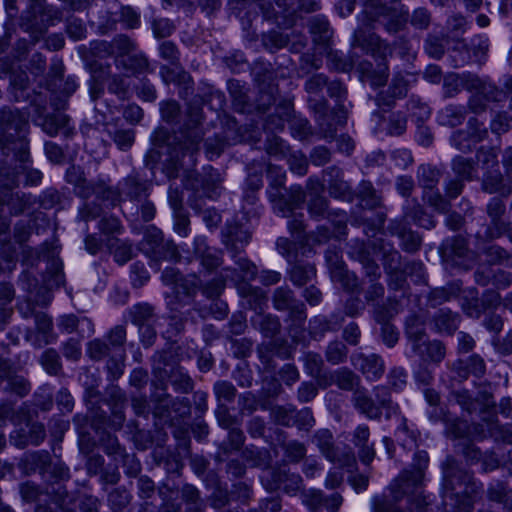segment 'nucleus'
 <instances>
[{"instance_id":"10","label":"nucleus","mask_w":512,"mask_h":512,"mask_svg":"<svg viewBox=\"0 0 512 512\" xmlns=\"http://www.w3.org/2000/svg\"><path fill=\"white\" fill-rule=\"evenodd\" d=\"M313 441L327 460L341 467H353L356 458L352 449L348 446H336L333 434L328 429H320L313 436Z\"/></svg>"},{"instance_id":"3","label":"nucleus","mask_w":512,"mask_h":512,"mask_svg":"<svg viewBox=\"0 0 512 512\" xmlns=\"http://www.w3.org/2000/svg\"><path fill=\"white\" fill-rule=\"evenodd\" d=\"M429 456L426 451L415 452L411 469L403 470L390 484L389 490L395 500L409 497L410 512H431V500L423 495L422 482L425 469L428 467Z\"/></svg>"},{"instance_id":"23","label":"nucleus","mask_w":512,"mask_h":512,"mask_svg":"<svg viewBox=\"0 0 512 512\" xmlns=\"http://www.w3.org/2000/svg\"><path fill=\"white\" fill-rule=\"evenodd\" d=\"M324 180L328 185V192L336 199L348 200L352 197L350 184L343 179V172L339 167L331 166L323 171Z\"/></svg>"},{"instance_id":"46","label":"nucleus","mask_w":512,"mask_h":512,"mask_svg":"<svg viewBox=\"0 0 512 512\" xmlns=\"http://www.w3.org/2000/svg\"><path fill=\"white\" fill-rule=\"evenodd\" d=\"M290 280L296 286H304L316 275V268L311 263L295 262L289 271Z\"/></svg>"},{"instance_id":"50","label":"nucleus","mask_w":512,"mask_h":512,"mask_svg":"<svg viewBox=\"0 0 512 512\" xmlns=\"http://www.w3.org/2000/svg\"><path fill=\"white\" fill-rule=\"evenodd\" d=\"M37 202V197L23 192L11 193L6 204L13 215H20Z\"/></svg>"},{"instance_id":"43","label":"nucleus","mask_w":512,"mask_h":512,"mask_svg":"<svg viewBox=\"0 0 512 512\" xmlns=\"http://www.w3.org/2000/svg\"><path fill=\"white\" fill-rule=\"evenodd\" d=\"M252 325L266 338H273L281 329L279 318L271 314L256 315V317L252 319Z\"/></svg>"},{"instance_id":"22","label":"nucleus","mask_w":512,"mask_h":512,"mask_svg":"<svg viewBox=\"0 0 512 512\" xmlns=\"http://www.w3.org/2000/svg\"><path fill=\"white\" fill-rule=\"evenodd\" d=\"M388 230L401 240L400 246L405 252L415 253L420 249L422 244L420 235L412 231L405 220H392Z\"/></svg>"},{"instance_id":"52","label":"nucleus","mask_w":512,"mask_h":512,"mask_svg":"<svg viewBox=\"0 0 512 512\" xmlns=\"http://www.w3.org/2000/svg\"><path fill=\"white\" fill-rule=\"evenodd\" d=\"M405 219H410L416 225L425 229H432L436 225L433 216L428 214L421 205L415 203L412 207L407 208L404 214Z\"/></svg>"},{"instance_id":"53","label":"nucleus","mask_w":512,"mask_h":512,"mask_svg":"<svg viewBox=\"0 0 512 512\" xmlns=\"http://www.w3.org/2000/svg\"><path fill=\"white\" fill-rule=\"evenodd\" d=\"M258 6L261 9L263 16L266 20L277 21L279 15H284L288 12L293 4V0H274L279 10H275L272 3L266 0H258Z\"/></svg>"},{"instance_id":"51","label":"nucleus","mask_w":512,"mask_h":512,"mask_svg":"<svg viewBox=\"0 0 512 512\" xmlns=\"http://www.w3.org/2000/svg\"><path fill=\"white\" fill-rule=\"evenodd\" d=\"M159 73L165 84L173 83L177 86L185 83V80L189 81L190 76V74L184 70L180 63L171 66L162 65L160 67Z\"/></svg>"},{"instance_id":"6","label":"nucleus","mask_w":512,"mask_h":512,"mask_svg":"<svg viewBox=\"0 0 512 512\" xmlns=\"http://www.w3.org/2000/svg\"><path fill=\"white\" fill-rule=\"evenodd\" d=\"M276 173V178L269 190V198L273 202L274 209L283 217H288L296 209L302 207L305 202L306 194L300 185H294L287 190L286 194L280 191L284 185L285 171L282 168L269 165L268 174Z\"/></svg>"},{"instance_id":"45","label":"nucleus","mask_w":512,"mask_h":512,"mask_svg":"<svg viewBox=\"0 0 512 512\" xmlns=\"http://www.w3.org/2000/svg\"><path fill=\"white\" fill-rule=\"evenodd\" d=\"M473 80H475L473 90H477L488 104L490 102H501L506 98V93L493 83L483 80L477 75H474Z\"/></svg>"},{"instance_id":"55","label":"nucleus","mask_w":512,"mask_h":512,"mask_svg":"<svg viewBox=\"0 0 512 512\" xmlns=\"http://www.w3.org/2000/svg\"><path fill=\"white\" fill-rule=\"evenodd\" d=\"M505 212L506 204L502 198L493 197L489 200L486 205V213L490 218L489 232L504 221L503 216Z\"/></svg>"},{"instance_id":"19","label":"nucleus","mask_w":512,"mask_h":512,"mask_svg":"<svg viewBox=\"0 0 512 512\" xmlns=\"http://www.w3.org/2000/svg\"><path fill=\"white\" fill-rule=\"evenodd\" d=\"M351 361L355 369L360 371L368 381H377L384 374L385 362L378 354H356L352 356Z\"/></svg>"},{"instance_id":"41","label":"nucleus","mask_w":512,"mask_h":512,"mask_svg":"<svg viewBox=\"0 0 512 512\" xmlns=\"http://www.w3.org/2000/svg\"><path fill=\"white\" fill-rule=\"evenodd\" d=\"M332 383L339 389L354 393L356 388L361 387L360 377L348 368H340L331 375Z\"/></svg>"},{"instance_id":"40","label":"nucleus","mask_w":512,"mask_h":512,"mask_svg":"<svg viewBox=\"0 0 512 512\" xmlns=\"http://www.w3.org/2000/svg\"><path fill=\"white\" fill-rule=\"evenodd\" d=\"M398 300L395 296H389L386 302L374 303L373 306V319L380 325L390 323V320L398 314Z\"/></svg>"},{"instance_id":"13","label":"nucleus","mask_w":512,"mask_h":512,"mask_svg":"<svg viewBox=\"0 0 512 512\" xmlns=\"http://www.w3.org/2000/svg\"><path fill=\"white\" fill-rule=\"evenodd\" d=\"M362 23L353 34V45L358 46L367 52L371 53L374 57L385 60L393 53V48L389 43L382 40L378 35L369 31Z\"/></svg>"},{"instance_id":"1","label":"nucleus","mask_w":512,"mask_h":512,"mask_svg":"<svg viewBox=\"0 0 512 512\" xmlns=\"http://www.w3.org/2000/svg\"><path fill=\"white\" fill-rule=\"evenodd\" d=\"M151 139L155 149L150 150L146 155L147 165L155 164L162 155L166 154L167 163L164 165L163 171L168 178L173 179L178 176V171L186 156H189L191 162H194L193 157L199 151L202 137L195 133L186 136L183 141L176 142V138L171 136L167 129L160 127L154 131Z\"/></svg>"},{"instance_id":"35","label":"nucleus","mask_w":512,"mask_h":512,"mask_svg":"<svg viewBox=\"0 0 512 512\" xmlns=\"http://www.w3.org/2000/svg\"><path fill=\"white\" fill-rule=\"evenodd\" d=\"M434 325L440 333L454 334L460 323V315L449 309H439L433 316Z\"/></svg>"},{"instance_id":"32","label":"nucleus","mask_w":512,"mask_h":512,"mask_svg":"<svg viewBox=\"0 0 512 512\" xmlns=\"http://www.w3.org/2000/svg\"><path fill=\"white\" fill-rule=\"evenodd\" d=\"M451 169L458 179L471 182L479 179L478 163L473 158L456 156L452 159Z\"/></svg>"},{"instance_id":"8","label":"nucleus","mask_w":512,"mask_h":512,"mask_svg":"<svg viewBox=\"0 0 512 512\" xmlns=\"http://www.w3.org/2000/svg\"><path fill=\"white\" fill-rule=\"evenodd\" d=\"M141 251L153 262L178 261L180 253L172 240H165L162 231L155 226H149L143 240L140 242Z\"/></svg>"},{"instance_id":"27","label":"nucleus","mask_w":512,"mask_h":512,"mask_svg":"<svg viewBox=\"0 0 512 512\" xmlns=\"http://www.w3.org/2000/svg\"><path fill=\"white\" fill-rule=\"evenodd\" d=\"M481 189L488 194H500L508 197L512 193V185L506 184L498 167L485 170L481 181Z\"/></svg>"},{"instance_id":"63","label":"nucleus","mask_w":512,"mask_h":512,"mask_svg":"<svg viewBox=\"0 0 512 512\" xmlns=\"http://www.w3.org/2000/svg\"><path fill=\"white\" fill-rule=\"evenodd\" d=\"M284 457L290 463H299L306 456V446L298 440H290L281 444Z\"/></svg>"},{"instance_id":"5","label":"nucleus","mask_w":512,"mask_h":512,"mask_svg":"<svg viewBox=\"0 0 512 512\" xmlns=\"http://www.w3.org/2000/svg\"><path fill=\"white\" fill-rule=\"evenodd\" d=\"M374 398L364 386L356 388L351 396L354 409L369 420L380 421L383 410L386 419L398 415L399 405L392 400L389 388L377 385L373 388Z\"/></svg>"},{"instance_id":"12","label":"nucleus","mask_w":512,"mask_h":512,"mask_svg":"<svg viewBox=\"0 0 512 512\" xmlns=\"http://www.w3.org/2000/svg\"><path fill=\"white\" fill-rule=\"evenodd\" d=\"M443 261L465 270L474 262V254L469 250L467 241L460 236L446 239L440 246Z\"/></svg>"},{"instance_id":"28","label":"nucleus","mask_w":512,"mask_h":512,"mask_svg":"<svg viewBox=\"0 0 512 512\" xmlns=\"http://www.w3.org/2000/svg\"><path fill=\"white\" fill-rule=\"evenodd\" d=\"M20 466L26 474L38 471L45 475L51 466L50 453L46 450L25 453L21 458Z\"/></svg>"},{"instance_id":"42","label":"nucleus","mask_w":512,"mask_h":512,"mask_svg":"<svg viewBox=\"0 0 512 512\" xmlns=\"http://www.w3.org/2000/svg\"><path fill=\"white\" fill-rule=\"evenodd\" d=\"M441 175V171L430 164H421L417 169V181L424 190L436 189Z\"/></svg>"},{"instance_id":"62","label":"nucleus","mask_w":512,"mask_h":512,"mask_svg":"<svg viewBox=\"0 0 512 512\" xmlns=\"http://www.w3.org/2000/svg\"><path fill=\"white\" fill-rule=\"evenodd\" d=\"M107 89L109 93L116 95L119 100H127L130 97V83L122 75H111L108 80Z\"/></svg>"},{"instance_id":"47","label":"nucleus","mask_w":512,"mask_h":512,"mask_svg":"<svg viewBox=\"0 0 512 512\" xmlns=\"http://www.w3.org/2000/svg\"><path fill=\"white\" fill-rule=\"evenodd\" d=\"M84 399L93 420L104 423L106 421V412L101 410L100 404L103 402V399L97 388L94 386L87 387Z\"/></svg>"},{"instance_id":"29","label":"nucleus","mask_w":512,"mask_h":512,"mask_svg":"<svg viewBox=\"0 0 512 512\" xmlns=\"http://www.w3.org/2000/svg\"><path fill=\"white\" fill-rule=\"evenodd\" d=\"M413 352L421 358L423 362L440 363L446 354L445 346L438 340L428 341L424 339L412 346Z\"/></svg>"},{"instance_id":"48","label":"nucleus","mask_w":512,"mask_h":512,"mask_svg":"<svg viewBox=\"0 0 512 512\" xmlns=\"http://www.w3.org/2000/svg\"><path fill=\"white\" fill-rule=\"evenodd\" d=\"M405 334L410 341L411 346H414L417 342L419 343L426 339L424 320L415 314L409 316L405 323Z\"/></svg>"},{"instance_id":"58","label":"nucleus","mask_w":512,"mask_h":512,"mask_svg":"<svg viewBox=\"0 0 512 512\" xmlns=\"http://www.w3.org/2000/svg\"><path fill=\"white\" fill-rule=\"evenodd\" d=\"M130 317L133 324L137 327L149 323H154L155 315L154 309L151 305L147 303H140L134 305L130 309Z\"/></svg>"},{"instance_id":"31","label":"nucleus","mask_w":512,"mask_h":512,"mask_svg":"<svg viewBox=\"0 0 512 512\" xmlns=\"http://www.w3.org/2000/svg\"><path fill=\"white\" fill-rule=\"evenodd\" d=\"M478 426L482 428V437H486V431L496 442L512 445V429L500 425L496 415L492 414L488 418H483V424Z\"/></svg>"},{"instance_id":"59","label":"nucleus","mask_w":512,"mask_h":512,"mask_svg":"<svg viewBox=\"0 0 512 512\" xmlns=\"http://www.w3.org/2000/svg\"><path fill=\"white\" fill-rule=\"evenodd\" d=\"M332 278L338 281L342 287L348 292L359 290L360 283L354 272L347 270L345 267H338L332 270Z\"/></svg>"},{"instance_id":"7","label":"nucleus","mask_w":512,"mask_h":512,"mask_svg":"<svg viewBox=\"0 0 512 512\" xmlns=\"http://www.w3.org/2000/svg\"><path fill=\"white\" fill-rule=\"evenodd\" d=\"M61 17V12L53 6L44 3L31 4L22 12L19 26L30 34L33 44H36L46 33L48 27L55 21H60Z\"/></svg>"},{"instance_id":"20","label":"nucleus","mask_w":512,"mask_h":512,"mask_svg":"<svg viewBox=\"0 0 512 512\" xmlns=\"http://www.w3.org/2000/svg\"><path fill=\"white\" fill-rule=\"evenodd\" d=\"M330 221L334 227L333 231L326 225H320L308 235V238L316 244H324L332 237L339 238L346 234L347 214L344 211L337 210L335 218Z\"/></svg>"},{"instance_id":"36","label":"nucleus","mask_w":512,"mask_h":512,"mask_svg":"<svg viewBox=\"0 0 512 512\" xmlns=\"http://www.w3.org/2000/svg\"><path fill=\"white\" fill-rule=\"evenodd\" d=\"M308 213L311 219L321 221L323 219L331 220L335 218L337 211L329 210V201L322 195H313L307 203Z\"/></svg>"},{"instance_id":"18","label":"nucleus","mask_w":512,"mask_h":512,"mask_svg":"<svg viewBox=\"0 0 512 512\" xmlns=\"http://www.w3.org/2000/svg\"><path fill=\"white\" fill-rule=\"evenodd\" d=\"M193 251L201 266L207 271H213L223 263V251L209 246L205 236L194 238Z\"/></svg>"},{"instance_id":"56","label":"nucleus","mask_w":512,"mask_h":512,"mask_svg":"<svg viewBox=\"0 0 512 512\" xmlns=\"http://www.w3.org/2000/svg\"><path fill=\"white\" fill-rule=\"evenodd\" d=\"M108 345L120 360L124 358V344L126 341V329L122 325L113 327L106 336Z\"/></svg>"},{"instance_id":"61","label":"nucleus","mask_w":512,"mask_h":512,"mask_svg":"<svg viewBox=\"0 0 512 512\" xmlns=\"http://www.w3.org/2000/svg\"><path fill=\"white\" fill-rule=\"evenodd\" d=\"M387 285L390 291H401L403 294L408 288L406 274L403 268L395 270L390 264L386 265Z\"/></svg>"},{"instance_id":"34","label":"nucleus","mask_w":512,"mask_h":512,"mask_svg":"<svg viewBox=\"0 0 512 512\" xmlns=\"http://www.w3.org/2000/svg\"><path fill=\"white\" fill-rule=\"evenodd\" d=\"M342 322V318L332 315L330 318L324 315H318L309 322V333L314 339H321L325 333L336 331Z\"/></svg>"},{"instance_id":"33","label":"nucleus","mask_w":512,"mask_h":512,"mask_svg":"<svg viewBox=\"0 0 512 512\" xmlns=\"http://www.w3.org/2000/svg\"><path fill=\"white\" fill-rule=\"evenodd\" d=\"M106 132L121 151H128L135 142V130L123 128L117 123H107Z\"/></svg>"},{"instance_id":"14","label":"nucleus","mask_w":512,"mask_h":512,"mask_svg":"<svg viewBox=\"0 0 512 512\" xmlns=\"http://www.w3.org/2000/svg\"><path fill=\"white\" fill-rule=\"evenodd\" d=\"M86 353L93 361H101L109 358L107 361V370L113 378H119L122 373L121 360L113 352L105 339L95 338L87 343Z\"/></svg>"},{"instance_id":"24","label":"nucleus","mask_w":512,"mask_h":512,"mask_svg":"<svg viewBox=\"0 0 512 512\" xmlns=\"http://www.w3.org/2000/svg\"><path fill=\"white\" fill-rule=\"evenodd\" d=\"M71 119L64 113H52L43 117L40 126L50 137L61 133L65 138H71L75 134V128L71 125Z\"/></svg>"},{"instance_id":"60","label":"nucleus","mask_w":512,"mask_h":512,"mask_svg":"<svg viewBox=\"0 0 512 512\" xmlns=\"http://www.w3.org/2000/svg\"><path fill=\"white\" fill-rule=\"evenodd\" d=\"M486 493L490 501L504 504L512 496V489L506 482L494 480L489 483Z\"/></svg>"},{"instance_id":"17","label":"nucleus","mask_w":512,"mask_h":512,"mask_svg":"<svg viewBox=\"0 0 512 512\" xmlns=\"http://www.w3.org/2000/svg\"><path fill=\"white\" fill-rule=\"evenodd\" d=\"M407 76L409 75H404L401 72L394 74L388 88L376 96V104L379 107L392 108L398 99L405 98L410 86Z\"/></svg>"},{"instance_id":"64","label":"nucleus","mask_w":512,"mask_h":512,"mask_svg":"<svg viewBox=\"0 0 512 512\" xmlns=\"http://www.w3.org/2000/svg\"><path fill=\"white\" fill-rule=\"evenodd\" d=\"M485 255L491 265L512 266V252L499 245H491L485 250Z\"/></svg>"},{"instance_id":"11","label":"nucleus","mask_w":512,"mask_h":512,"mask_svg":"<svg viewBox=\"0 0 512 512\" xmlns=\"http://www.w3.org/2000/svg\"><path fill=\"white\" fill-rule=\"evenodd\" d=\"M368 11L370 12V19L363 23L364 26L371 28L373 22H380L389 33L400 31L408 20L407 11L386 4L370 5Z\"/></svg>"},{"instance_id":"16","label":"nucleus","mask_w":512,"mask_h":512,"mask_svg":"<svg viewBox=\"0 0 512 512\" xmlns=\"http://www.w3.org/2000/svg\"><path fill=\"white\" fill-rule=\"evenodd\" d=\"M251 234L237 222H227L222 230V243L236 257L244 251V248L250 242Z\"/></svg>"},{"instance_id":"26","label":"nucleus","mask_w":512,"mask_h":512,"mask_svg":"<svg viewBox=\"0 0 512 512\" xmlns=\"http://www.w3.org/2000/svg\"><path fill=\"white\" fill-rule=\"evenodd\" d=\"M475 74L472 73H448L443 78V97L453 98L457 96L462 90L473 91V80Z\"/></svg>"},{"instance_id":"57","label":"nucleus","mask_w":512,"mask_h":512,"mask_svg":"<svg viewBox=\"0 0 512 512\" xmlns=\"http://www.w3.org/2000/svg\"><path fill=\"white\" fill-rule=\"evenodd\" d=\"M298 300L288 286H281L273 293V306L278 311H288Z\"/></svg>"},{"instance_id":"49","label":"nucleus","mask_w":512,"mask_h":512,"mask_svg":"<svg viewBox=\"0 0 512 512\" xmlns=\"http://www.w3.org/2000/svg\"><path fill=\"white\" fill-rule=\"evenodd\" d=\"M461 307L464 313L472 318H480V316L484 313L483 306L481 305V299L478 295V291L475 288L464 291Z\"/></svg>"},{"instance_id":"4","label":"nucleus","mask_w":512,"mask_h":512,"mask_svg":"<svg viewBox=\"0 0 512 512\" xmlns=\"http://www.w3.org/2000/svg\"><path fill=\"white\" fill-rule=\"evenodd\" d=\"M28 117L8 106L0 109V149L5 155L13 153L15 159L25 164L30 161Z\"/></svg>"},{"instance_id":"39","label":"nucleus","mask_w":512,"mask_h":512,"mask_svg":"<svg viewBox=\"0 0 512 512\" xmlns=\"http://www.w3.org/2000/svg\"><path fill=\"white\" fill-rule=\"evenodd\" d=\"M162 281L166 285H175L176 289L182 287L184 293L190 295L198 285V278L193 277L191 281H188L184 276L175 268H166L162 273Z\"/></svg>"},{"instance_id":"38","label":"nucleus","mask_w":512,"mask_h":512,"mask_svg":"<svg viewBox=\"0 0 512 512\" xmlns=\"http://www.w3.org/2000/svg\"><path fill=\"white\" fill-rule=\"evenodd\" d=\"M115 65L118 69H123L137 76L145 73L149 68L148 59L142 54L128 55L115 59Z\"/></svg>"},{"instance_id":"15","label":"nucleus","mask_w":512,"mask_h":512,"mask_svg":"<svg viewBox=\"0 0 512 512\" xmlns=\"http://www.w3.org/2000/svg\"><path fill=\"white\" fill-rule=\"evenodd\" d=\"M221 179L216 169L211 166L204 168V173L190 181L191 189L198 197L216 199L220 195Z\"/></svg>"},{"instance_id":"37","label":"nucleus","mask_w":512,"mask_h":512,"mask_svg":"<svg viewBox=\"0 0 512 512\" xmlns=\"http://www.w3.org/2000/svg\"><path fill=\"white\" fill-rule=\"evenodd\" d=\"M106 247L113 255L115 262L124 265L133 257V246L128 240H121L119 238H108Z\"/></svg>"},{"instance_id":"44","label":"nucleus","mask_w":512,"mask_h":512,"mask_svg":"<svg viewBox=\"0 0 512 512\" xmlns=\"http://www.w3.org/2000/svg\"><path fill=\"white\" fill-rule=\"evenodd\" d=\"M309 30L318 44H326L332 36L330 24L323 15H316L309 19Z\"/></svg>"},{"instance_id":"30","label":"nucleus","mask_w":512,"mask_h":512,"mask_svg":"<svg viewBox=\"0 0 512 512\" xmlns=\"http://www.w3.org/2000/svg\"><path fill=\"white\" fill-rule=\"evenodd\" d=\"M467 108L460 104H448L437 113V121L441 126L454 128L460 126L466 119Z\"/></svg>"},{"instance_id":"2","label":"nucleus","mask_w":512,"mask_h":512,"mask_svg":"<svg viewBox=\"0 0 512 512\" xmlns=\"http://www.w3.org/2000/svg\"><path fill=\"white\" fill-rule=\"evenodd\" d=\"M443 505L446 511L472 512L474 504L482 493V483L474 476L449 463L444 469Z\"/></svg>"},{"instance_id":"9","label":"nucleus","mask_w":512,"mask_h":512,"mask_svg":"<svg viewBox=\"0 0 512 512\" xmlns=\"http://www.w3.org/2000/svg\"><path fill=\"white\" fill-rule=\"evenodd\" d=\"M153 412L156 417L162 419H184L191 414V404L188 398H172L166 392V388L156 387L151 394Z\"/></svg>"},{"instance_id":"54","label":"nucleus","mask_w":512,"mask_h":512,"mask_svg":"<svg viewBox=\"0 0 512 512\" xmlns=\"http://www.w3.org/2000/svg\"><path fill=\"white\" fill-rule=\"evenodd\" d=\"M293 112L292 106L286 103L276 108V112L268 116L265 122L267 129L283 130L285 122L289 123L291 113Z\"/></svg>"},{"instance_id":"25","label":"nucleus","mask_w":512,"mask_h":512,"mask_svg":"<svg viewBox=\"0 0 512 512\" xmlns=\"http://www.w3.org/2000/svg\"><path fill=\"white\" fill-rule=\"evenodd\" d=\"M370 428L366 424L358 425L352 433V443L358 448V457L360 461L369 465L375 458L374 443H369Z\"/></svg>"},{"instance_id":"21","label":"nucleus","mask_w":512,"mask_h":512,"mask_svg":"<svg viewBox=\"0 0 512 512\" xmlns=\"http://www.w3.org/2000/svg\"><path fill=\"white\" fill-rule=\"evenodd\" d=\"M150 186L148 180L141 177L137 172L129 174L118 183L121 195L131 201L146 199L149 195Z\"/></svg>"}]
</instances>
